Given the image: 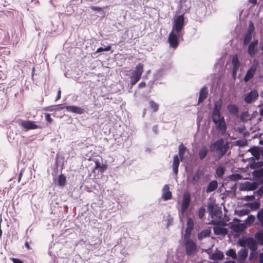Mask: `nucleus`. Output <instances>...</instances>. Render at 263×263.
Here are the masks:
<instances>
[{"label":"nucleus","instance_id":"e433bc0d","mask_svg":"<svg viewBox=\"0 0 263 263\" xmlns=\"http://www.w3.org/2000/svg\"><path fill=\"white\" fill-rule=\"evenodd\" d=\"M149 104L150 106L151 109H152L153 112H156L159 109V105L156 103L155 101L153 100H151L149 102Z\"/></svg>","mask_w":263,"mask_h":263},{"label":"nucleus","instance_id":"5fc2aeb1","mask_svg":"<svg viewBox=\"0 0 263 263\" xmlns=\"http://www.w3.org/2000/svg\"><path fill=\"white\" fill-rule=\"evenodd\" d=\"M146 86V83L144 82H140L138 84V88H142Z\"/></svg>","mask_w":263,"mask_h":263},{"label":"nucleus","instance_id":"37998d69","mask_svg":"<svg viewBox=\"0 0 263 263\" xmlns=\"http://www.w3.org/2000/svg\"><path fill=\"white\" fill-rule=\"evenodd\" d=\"M260 204L257 202H254L250 203V207L253 210H257L259 208Z\"/></svg>","mask_w":263,"mask_h":263},{"label":"nucleus","instance_id":"473e14b6","mask_svg":"<svg viewBox=\"0 0 263 263\" xmlns=\"http://www.w3.org/2000/svg\"><path fill=\"white\" fill-rule=\"evenodd\" d=\"M66 182V177L64 174H61L58 178V184L61 186H64Z\"/></svg>","mask_w":263,"mask_h":263},{"label":"nucleus","instance_id":"393cba45","mask_svg":"<svg viewBox=\"0 0 263 263\" xmlns=\"http://www.w3.org/2000/svg\"><path fill=\"white\" fill-rule=\"evenodd\" d=\"M221 105L222 101L221 99H219L215 103L213 113H220Z\"/></svg>","mask_w":263,"mask_h":263},{"label":"nucleus","instance_id":"6e6552de","mask_svg":"<svg viewBox=\"0 0 263 263\" xmlns=\"http://www.w3.org/2000/svg\"><path fill=\"white\" fill-rule=\"evenodd\" d=\"M258 65V64L257 62L254 61V63L251 65L249 69L246 72L243 78L245 82L247 83L254 77L257 70Z\"/></svg>","mask_w":263,"mask_h":263},{"label":"nucleus","instance_id":"b1692460","mask_svg":"<svg viewBox=\"0 0 263 263\" xmlns=\"http://www.w3.org/2000/svg\"><path fill=\"white\" fill-rule=\"evenodd\" d=\"M251 154L257 159L258 160L260 157V150L258 147H252L248 150Z\"/></svg>","mask_w":263,"mask_h":263},{"label":"nucleus","instance_id":"0e129e2a","mask_svg":"<svg viewBox=\"0 0 263 263\" xmlns=\"http://www.w3.org/2000/svg\"><path fill=\"white\" fill-rule=\"evenodd\" d=\"M249 2L251 3H252L253 4H255L256 3V0H249Z\"/></svg>","mask_w":263,"mask_h":263},{"label":"nucleus","instance_id":"338daca9","mask_svg":"<svg viewBox=\"0 0 263 263\" xmlns=\"http://www.w3.org/2000/svg\"><path fill=\"white\" fill-rule=\"evenodd\" d=\"M259 143L261 145H263V140H260V142H259Z\"/></svg>","mask_w":263,"mask_h":263},{"label":"nucleus","instance_id":"bb28decb","mask_svg":"<svg viewBox=\"0 0 263 263\" xmlns=\"http://www.w3.org/2000/svg\"><path fill=\"white\" fill-rule=\"evenodd\" d=\"M214 232L217 235H224L226 234L227 230L224 228L215 227L214 228Z\"/></svg>","mask_w":263,"mask_h":263},{"label":"nucleus","instance_id":"69168bd1","mask_svg":"<svg viewBox=\"0 0 263 263\" xmlns=\"http://www.w3.org/2000/svg\"><path fill=\"white\" fill-rule=\"evenodd\" d=\"M260 115L263 116V108L260 110Z\"/></svg>","mask_w":263,"mask_h":263},{"label":"nucleus","instance_id":"c85d7f7f","mask_svg":"<svg viewBox=\"0 0 263 263\" xmlns=\"http://www.w3.org/2000/svg\"><path fill=\"white\" fill-rule=\"evenodd\" d=\"M229 112L231 114H236L238 112V107L234 104H230L228 106Z\"/></svg>","mask_w":263,"mask_h":263},{"label":"nucleus","instance_id":"c9c22d12","mask_svg":"<svg viewBox=\"0 0 263 263\" xmlns=\"http://www.w3.org/2000/svg\"><path fill=\"white\" fill-rule=\"evenodd\" d=\"M226 255L231 257L233 259L237 258V254L235 250L233 249H230L226 252Z\"/></svg>","mask_w":263,"mask_h":263},{"label":"nucleus","instance_id":"de8ad7c7","mask_svg":"<svg viewBox=\"0 0 263 263\" xmlns=\"http://www.w3.org/2000/svg\"><path fill=\"white\" fill-rule=\"evenodd\" d=\"M236 143L237 145H238L239 146H243L246 145L247 142L245 140H241L237 141Z\"/></svg>","mask_w":263,"mask_h":263},{"label":"nucleus","instance_id":"4d7b16f0","mask_svg":"<svg viewBox=\"0 0 263 263\" xmlns=\"http://www.w3.org/2000/svg\"><path fill=\"white\" fill-rule=\"evenodd\" d=\"M23 170H21V171L19 174L18 178V182H20L21 181V178L23 176Z\"/></svg>","mask_w":263,"mask_h":263},{"label":"nucleus","instance_id":"ddd939ff","mask_svg":"<svg viewBox=\"0 0 263 263\" xmlns=\"http://www.w3.org/2000/svg\"><path fill=\"white\" fill-rule=\"evenodd\" d=\"M258 43V40H255L254 41L250 43L248 48V53L251 57L253 58L257 51L256 46Z\"/></svg>","mask_w":263,"mask_h":263},{"label":"nucleus","instance_id":"f257e3e1","mask_svg":"<svg viewBox=\"0 0 263 263\" xmlns=\"http://www.w3.org/2000/svg\"><path fill=\"white\" fill-rule=\"evenodd\" d=\"M184 26V15L177 16L174 19L172 25V30L170 33L167 39L170 47L176 49L179 44V40L182 38V30Z\"/></svg>","mask_w":263,"mask_h":263},{"label":"nucleus","instance_id":"58836bf2","mask_svg":"<svg viewBox=\"0 0 263 263\" xmlns=\"http://www.w3.org/2000/svg\"><path fill=\"white\" fill-rule=\"evenodd\" d=\"M222 216V211L220 210L216 209L214 212V213L212 215V218L214 217L218 218H221Z\"/></svg>","mask_w":263,"mask_h":263},{"label":"nucleus","instance_id":"680f3d73","mask_svg":"<svg viewBox=\"0 0 263 263\" xmlns=\"http://www.w3.org/2000/svg\"><path fill=\"white\" fill-rule=\"evenodd\" d=\"M223 263H236V262L234 260H229V261H225Z\"/></svg>","mask_w":263,"mask_h":263},{"label":"nucleus","instance_id":"79ce46f5","mask_svg":"<svg viewBox=\"0 0 263 263\" xmlns=\"http://www.w3.org/2000/svg\"><path fill=\"white\" fill-rule=\"evenodd\" d=\"M254 30V27L253 23L252 22H250L249 25V27L247 31V33L252 34V32Z\"/></svg>","mask_w":263,"mask_h":263},{"label":"nucleus","instance_id":"4be33fe9","mask_svg":"<svg viewBox=\"0 0 263 263\" xmlns=\"http://www.w3.org/2000/svg\"><path fill=\"white\" fill-rule=\"evenodd\" d=\"M95 167L94 169L96 170L99 168L100 173H103L107 169V165L106 164H101L98 160H95Z\"/></svg>","mask_w":263,"mask_h":263},{"label":"nucleus","instance_id":"7c9ffc66","mask_svg":"<svg viewBox=\"0 0 263 263\" xmlns=\"http://www.w3.org/2000/svg\"><path fill=\"white\" fill-rule=\"evenodd\" d=\"M257 218L260 226L263 228V208L258 211Z\"/></svg>","mask_w":263,"mask_h":263},{"label":"nucleus","instance_id":"72a5a7b5","mask_svg":"<svg viewBox=\"0 0 263 263\" xmlns=\"http://www.w3.org/2000/svg\"><path fill=\"white\" fill-rule=\"evenodd\" d=\"M211 234V230L206 229L203 231L202 232L198 234V239H202L203 238L209 236Z\"/></svg>","mask_w":263,"mask_h":263},{"label":"nucleus","instance_id":"49530a36","mask_svg":"<svg viewBox=\"0 0 263 263\" xmlns=\"http://www.w3.org/2000/svg\"><path fill=\"white\" fill-rule=\"evenodd\" d=\"M90 8L91 10H92L93 11H97V12H100L102 11V8H101L100 7L91 6Z\"/></svg>","mask_w":263,"mask_h":263},{"label":"nucleus","instance_id":"2f4dec72","mask_svg":"<svg viewBox=\"0 0 263 263\" xmlns=\"http://www.w3.org/2000/svg\"><path fill=\"white\" fill-rule=\"evenodd\" d=\"M252 38V34L246 33L244 35V38L243 40V43L245 46H246L249 43H250L251 40Z\"/></svg>","mask_w":263,"mask_h":263},{"label":"nucleus","instance_id":"c756f323","mask_svg":"<svg viewBox=\"0 0 263 263\" xmlns=\"http://www.w3.org/2000/svg\"><path fill=\"white\" fill-rule=\"evenodd\" d=\"M254 239L257 243V245H263V235L260 233H257L254 235Z\"/></svg>","mask_w":263,"mask_h":263},{"label":"nucleus","instance_id":"e2e57ef3","mask_svg":"<svg viewBox=\"0 0 263 263\" xmlns=\"http://www.w3.org/2000/svg\"><path fill=\"white\" fill-rule=\"evenodd\" d=\"M258 173L259 174V176H263V170H260L259 172H258Z\"/></svg>","mask_w":263,"mask_h":263},{"label":"nucleus","instance_id":"052dcab7","mask_svg":"<svg viewBox=\"0 0 263 263\" xmlns=\"http://www.w3.org/2000/svg\"><path fill=\"white\" fill-rule=\"evenodd\" d=\"M260 195H263V186L261 187L259 190Z\"/></svg>","mask_w":263,"mask_h":263},{"label":"nucleus","instance_id":"1a4fd4ad","mask_svg":"<svg viewBox=\"0 0 263 263\" xmlns=\"http://www.w3.org/2000/svg\"><path fill=\"white\" fill-rule=\"evenodd\" d=\"M258 97V93L257 90H253L246 94L245 97V101L247 103H251L255 101Z\"/></svg>","mask_w":263,"mask_h":263},{"label":"nucleus","instance_id":"6ab92c4d","mask_svg":"<svg viewBox=\"0 0 263 263\" xmlns=\"http://www.w3.org/2000/svg\"><path fill=\"white\" fill-rule=\"evenodd\" d=\"M246 229L244 223L233 224L231 226V229L235 232H241Z\"/></svg>","mask_w":263,"mask_h":263},{"label":"nucleus","instance_id":"9b49d317","mask_svg":"<svg viewBox=\"0 0 263 263\" xmlns=\"http://www.w3.org/2000/svg\"><path fill=\"white\" fill-rule=\"evenodd\" d=\"M66 109L68 111L76 113L77 114L81 115L85 112V110L84 108H82L81 107L74 106V105H71V106H65L60 107V109Z\"/></svg>","mask_w":263,"mask_h":263},{"label":"nucleus","instance_id":"f3484780","mask_svg":"<svg viewBox=\"0 0 263 263\" xmlns=\"http://www.w3.org/2000/svg\"><path fill=\"white\" fill-rule=\"evenodd\" d=\"M208 95V88L205 86H204L200 91V95L198 98V104L200 102H202L204 99H205Z\"/></svg>","mask_w":263,"mask_h":263},{"label":"nucleus","instance_id":"4c0bfd02","mask_svg":"<svg viewBox=\"0 0 263 263\" xmlns=\"http://www.w3.org/2000/svg\"><path fill=\"white\" fill-rule=\"evenodd\" d=\"M242 177L240 174H235L229 176V179L234 182H236L241 179Z\"/></svg>","mask_w":263,"mask_h":263},{"label":"nucleus","instance_id":"4468645a","mask_svg":"<svg viewBox=\"0 0 263 263\" xmlns=\"http://www.w3.org/2000/svg\"><path fill=\"white\" fill-rule=\"evenodd\" d=\"M194 224L193 219L191 218H189L187 221V227L183 236H185L186 238L191 237L192 232L194 229Z\"/></svg>","mask_w":263,"mask_h":263},{"label":"nucleus","instance_id":"a211bd4d","mask_svg":"<svg viewBox=\"0 0 263 263\" xmlns=\"http://www.w3.org/2000/svg\"><path fill=\"white\" fill-rule=\"evenodd\" d=\"M248 250L245 249H241L237 253L238 260L240 261H244L248 256Z\"/></svg>","mask_w":263,"mask_h":263},{"label":"nucleus","instance_id":"20e7f679","mask_svg":"<svg viewBox=\"0 0 263 263\" xmlns=\"http://www.w3.org/2000/svg\"><path fill=\"white\" fill-rule=\"evenodd\" d=\"M143 64L139 63L132 73L130 82L132 86L135 85L140 79L143 72Z\"/></svg>","mask_w":263,"mask_h":263},{"label":"nucleus","instance_id":"9d476101","mask_svg":"<svg viewBox=\"0 0 263 263\" xmlns=\"http://www.w3.org/2000/svg\"><path fill=\"white\" fill-rule=\"evenodd\" d=\"M20 125L27 130L35 129L39 128V126L35 124V122L30 120H21Z\"/></svg>","mask_w":263,"mask_h":263},{"label":"nucleus","instance_id":"a18cd8bd","mask_svg":"<svg viewBox=\"0 0 263 263\" xmlns=\"http://www.w3.org/2000/svg\"><path fill=\"white\" fill-rule=\"evenodd\" d=\"M45 119L46 121L49 123L53 122V119L51 118L50 114L48 113L45 114Z\"/></svg>","mask_w":263,"mask_h":263},{"label":"nucleus","instance_id":"aec40b11","mask_svg":"<svg viewBox=\"0 0 263 263\" xmlns=\"http://www.w3.org/2000/svg\"><path fill=\"white\" fill-rule=\"evenodd\" d=\"M208 153V148L205 146H202L198 152V156L201 160L203 159Z\"/></svg>","mask_w":263,"mask_h":263},{"label":"nucleus","instance_id":"bf43d9fd","mask_svg":"<svg viewBox=\"0 0 263 263\" xmlns=\"http://www.w3.org/2000/svg\"><path fill=\"white\" fill-rule=\"evenodd\" d=\"M259 262L263 263V253H260L259 255Z\"/></svg>","mask_w":263,"mask_h":263},{"label":"nucleus","instance_id":"423d86ee","mask_svg":"<svg viewBox=\"0 0 263 263\" xmlns=\"http://www.w3.org/2000/svg\"><path fill=\"white\" fill-rule=\"evenodd\" d=\"M190 237H187L186 238L185 236L182 237L186 253L188 255L193 254L196 250V245Z\"/></svg>","mask_w":263,"mask_h":263},{"label":"nucleus","instance_id":"864d4df0","mask_svg":"<svg viewBox=\"0 0 263 263\" xmlns=\"http://www.w3.org/2000/svg\"><path fill=\"white\" fill-rule=\"evenodd\" d=\"M238 69V68H233L232 74H233V77L234 79L235 78Z\"/></svg>","mask_w":263,"mask_h":263},{"label":"nucleus","instance_id":"774afa93","mask_svg":"<svg viewBox=\"0 0 263 263\" xmlns=\"http://www.w3.org/2000/svg\"><path fill=\"white\" fill-rule=\"evenodd\" d=\"M261 49L262 51H263V44H262V45L261 47Z\"/></svg>","mask_w":263,"mask_h":263},{"label":"nucleus","instance_id":"7ed1b4c3","mask_svg":"<svg viewBox=\"0 0 263 263\" xmlns=\"http://www.w3.org/2000/svg\"><path fill=\"white\" fill-rule=\"evenodd\" d=\"M212 120L218 132L221 135H223L227 130V126L224 118L221 117L220 113H213Z\"/></svg>","mask_w":263,"mask_h":263},{"label":"nucleus","instance_id":"dca6fc26","mask_svg":"<svg viewBox=\"0 0 263 263\" xmlns=\"http://www.w3.org/2000/svg\"><path fill=\"white\" fill-rule=\"evenodd\" d=\"M180 164V160L178 155H175L173 157V170L175 175H177L178 173V167Z\"/></svg>","mask_w":263,"mask_h":263},{"label":"nucleus","instance_id":"603ef678","mask_svg":"<svg viewBox=\"0 0 263 263\" xmlns=\"http://www.w3.org/2000/svg\"><path fill=\"white\" fill-rule=\"evenodd\" d=\"M61 97V90L60 88H59V89L58 91V94H57V97L55 99V101H57L58 100L60 99Z\"/></svg>","mask_w":263,"mask_h":263},{"label":"nucleus","instance_id":"c03bdc74","mask_svg":"<svg viewBox=\"0 0 263 263\" xmlns=\"http://www.w3.org/2000/svg\"><path fill=\"white\" fill-rule=\"evenodd\" d=\"M197 178V173H196L194 174V176L193 177L192 180L191 181H189V179L188 178L187 180L189 182L190 184H193V185H196V178Z\"/></svg>","mask_w":263,"mask_h":263},{"label":"nucleus","instance_id":"0eeeda50","mask_svg":"<svg viewBox=\"0 0 263 263\" xmlns=\"http://www.w3.org/2000/svg\"><path fill=\"white\" fill-rule=\"evenodd\" d=\"M191 203V195L189 191H186L182 197V200L180 205V212L183 215L189 208Z\"/></svg>","mask_w":263,"mask_h":263},{"label":"nucleus","instance_id":"f8f14e48","mask_svg":"<svg viewBox=\"0 0 263 263\" xmlns=\"http://www.w3.org/2000/svg\"><path fill=\"white\" fill-rule=\"evenodd\" d=\"M256 187L255 183L246 181L240 184L239 189L240 191H253Z\"/></svg>","mask_w":263,"mask_h":263},{"label":"nucleus","instance_id":"3c124183","mask_svg":"<svg viewBox=\"0 0 263 263\" xmlns=\"http://www.w3.org/2000/svg\"><path fill=\"white\" fill-rule=\"evenodd\" d=\"M10 259L13 261V263H24L22 260L18 258L11 257L10 258Z\"/></svg>","mask_w":263,"mask_h":263},{"label":"nucleus","instance_id":"6e6d98bb","mask_svg":"<svg viewBox=\"0 0 263 263\" xmlns=\"http://www.w3.org/2000/svg\"><path fill=\"white\" fill-rule=\"evenodd\" d=\"M52 106H47V107L43 108V110L44 111H52Z\"/></svg>","mask_w":263,"mask_h":263},{"label":"nucleus","instance_id":"a878e982","mask_svg":"<svg viewBox=\"0 0 263 263\" xmlns=\"http://www.w3.org/2000/svg\"><path fill=\"white\" fill-rule=\"evenodd\" d=\"M226 171V168L223 166H219L216 170V174L218 178H222Z\"/></svg>","mask_w":263,"mask_h":263},{"label":"nucleus","instance_id":"13d9d810","mask_svg":"<svg viewBox=\"0 0 263 263\" xmlns=\"http://www.w3.org/2000/svg\"><path fill=\"white\" fill-rule=\"evenodd\" d=\"M25 247L28 250H31L32 248H31L29 243L28 242L26 241L25 243Z\"/></svg>","mask_w":263,"mask_h":263},{"label":"nucleus","instance_id":"cd10ccee","mask_svg":"<svg viewBox=\"0 0 263 263\" xmlns=\"http://www.w3.org/2000/svg\"><path fill=\"white\" fill-rule=\"evenodd\" d=\"M224 257L223 253L221 251H218L212 255L211 258L214 260H220Z\"/></svg>","mask_w":263,"mask_h":263},{"label":"nucleus","instance_id":"09e8293b","mask_svg":"<svg viewBox=\"0 0 263 263\" xmlns=\"http://www.w3.org/2000/svg\"><path fill=\"white\" fill-rule=\"evenodd\" d=\"M205 212V209L203 208H200L198 210V217L201 218Z\"/></svg>","mask_w":263,"mask_h":263},{"label":"nucleus","instance_id":"a19ab883","mask_svg":"<svg viewBox=\"0 0 263 263\" xmlns=\"http://www.w3.org/2000/svg\"><path fill=\"white\" fill-rule=\"evenodd\" d=\"M255 219L254 216L250 215L248 216L246 220V222L247 223L251 224L253 223Z\"/></svg>","mask_w":263,"mask_h":263},{"label":"nucleus","instance_id":"ea45409f","mask_svg":"<svg viewBox=\"0 0 263 263\" xmlns=\"http://www.w3.org/2000/svg\"><path fill=\"white\" fill-rule=\"evenodd\" d=\"M111 48V45H108L107 46H106L105 48H103V47H99V48L97 49V51H96V52L97 53H98V52H102V51H109Z\"/></svg>","mask_w":263,"mask_h":263},{"label":"nucleus","instance_id":"412c9836","mask_svg":"<svg viewBox=\"0 0 263 263\" xmlns=\"http://www.w3.org/2000/svg\"><path fill=\"white\" fill-rule=\"evenodd\" d=\"M178 149H179L178 156L180 157V161H182L183 160V157H184V154H185V152L186 151L187 148L183 144V143H181L179 145Z\"/></svg>","mask_w":263,"mask_h":263},{"label":"nucleus","instance_id":"8fccbe9b","mask_svg":"<svg viewBox=\"0 0 263 263\" xmlns=\"http://www.w3.org/2000/svg\"><path fill=\"white\" fill-rule=\"evenodd\" d=\"M243 199L246 201H252L254 199V196L253 195L246 196L244 197Z\"/></svg>","mask_w":263,"mask_h":263},{"label":"nucleus","instance_id":"5701e85b","mask_svg":"<svg viewBox=\"0 0 263 263\" xmlns=\"http://www.w3.org/2000/svg\"><path fill=\"white\" fill-rule=\"evenodd\" d=\"M217 185L218 184L217 181L214 180L211 181V182H210L207 187L206 192L210 193L215 191L217 189Z\"/></svg>","mask_w":263,"mask_h":263},{"label":"nucleus","instance_id":"f704fd0d","mask_svg":"<svg viewBox=\"0 0 263 263\" xmlns=\"http://www.w3.org/2000/svg\"><path fill=\"white\" fill-rule=\"evenodd\" d=\"M232 63L233 66V68H239L240 66V62L238 60V58L237 55H234L232 60Z\"/></svg>","mask_w":263,"mask_h":263},{"label":"nucleus","instance_id":"2eb2a0df","mask_svg":"<svg viewBox=\"0 0 263 263\" xmlns=\"http://www.w3.org/2000/svg\"><path fill=\"white\" fill-rule=\"evenodd\" d=\"M162 198L164 200L171 199L172 197V192L170 191L168 185L165 184L163 188Z\"/></svg>","mask_w":263,"mask_h":263},{"label":"nucleus","instance_id":"f03ea898","mask_svg":"<svg viewBox=\"0 0 263 263\" xmlns=\"http://www.w3.org/2000/svg\"><path fill=\"white\" fill-rule=\"evenodd\" d=\"M229 148V142L224 143L223 139L221 138L212 143L210 146L211 152H216L218 159H220Z\"/></svg>","mask_w":263,"mask_h":263},{"label":"nucleus","instance_id":"39448f33","mask_svg":"<svg viewBox=\"0 0 263 263\" xmlns=\"http://www.w3.org/2000/svg\"><path fill=\"white\" fill-rule=\"evenodd\" d=\"M238 245L242 247H248L251 251H255L257 249V243L252 237L242 238L238 241Z\"/></svg>","mask_w":263,"mask_h":263}]
</instances>
